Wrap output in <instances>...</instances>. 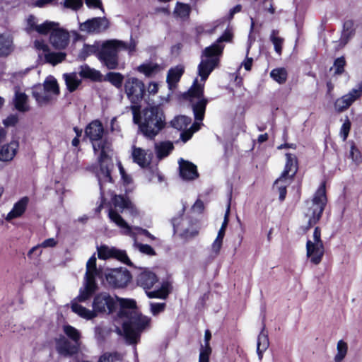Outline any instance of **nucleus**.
I'll use <instances>...</instances> for the list:
<instances>
[{
  "mask_svg": "<svg viewBox=\"0 0 362 362\" xmlns=\"http://www.w3.org/2000/svg\"><path fill=\"white\" fill-rule=\"evenodd\" d=\"M98 275L96 257L93 255L86 263L84 281L79 294L71 303V310L81 317L88 320L95 318L98 314L112 313L119 305L120 309L115 322L122 325V329L117 327L116 331L118 334L124 335L128 344H137L141 333L151 328V318L137 310L136 302L134 299L113 297L106 292H102L94 297L92 310L78 304V302L86 301L95 292L98 288L95 277Z\"/></svg>",
  "mask_w": 362,
  "mask_h": 362,
  "instance_id": "f257e3e1",
  "label": "nucleus"
},
{
  "mask_svg": "<svg viewBox=\"0 0 362 362\" xmlns=\"http://www.w3.org/2000/svg\"><path fill=\"white\" fill-rule=\"evenodd\" d=\"M232 37V33L227 30L213 45L203 50L201 61L197 67V74L200 79L195 78L192 87L186 93L192 103L196 122L189 129H186L191 123L190 117L179 115L171 121L173 127L183 131L180 134V137L184 142L187 141L193 134L200 129L201 122L204 119L206 106L208 103V100L203 96L204 83L210 74L218 65L219 58L224 48V45L221 43L223 42H230Z\"/></svg>",
  "mask_w": 362,
  "mask_h": 362,
  "instance_id": "f03ea898",
  "label": "nucleus"
},
{
  "mask_svg": "<svg viewBox=\"0 0 362 362\" xmlns=\"http://www.w3.org/2000/svg\"><path fill=\"white\" fill-rule=\"evenodd\" d=\"M85 134L92 143L93 148L98 155V166L95 168V173L98 179L102 196L105 194L104 185L111 182L110 172L113 168L112 160V151L110 144L103 139L104 127L99 120H93L85 129Z\"/></svg>",
  "mask_w": 362,
  "mask_h": 362,
  "instance_id": "7ed1b4c3",
  "label": "nucleus"
},
{
  "mask_svg": "<svg viewBox=\"0 0 362 362\" xmlns=\"http://www.w3.org/2000/svg\"><path fill=\"white\" fill-rule=\"evenodd\" d=\"M132 110L134 122L139 124L141 132L148 139H154L165 126L163 112L158 106L145 109L141 117H139L136 106L132 107Z\"/></svg>",
  "mask_w": 362,
  "mask_h": 362,
  "instance_id": "20e7f679",
  "label": "nucleus"
},
{
  "mask_svg": "<svg viewBox=\"0 0 362 362\" xmlns=\"http://www.w3.org/2000/svg\"><path fill=\"white\" fill-rule=\"evenodd\" d=\"M326 202L325 185L322 183L316 191L313 199L306 202L305 218L310 226L320 220Z\"/></svg>",
  "mask_w": 362,
  "mask_h": 362,
  "instance_id": "39448f33",
  "label": "nucleus"
},
{
  "mask_svg": "<svg viewBox=\"0 0 362 362\" xmlns=\"http://www.w3.org/2000/svg\"><path fill=\"white\" fill-rule=\"evenodd\" d=\"M122 41H105L98 52V58L107 69H115L118 66V53L122 51Z\"/></svg>",
  "mask_w": 362,
  "mask_h": 362,
  "instance_id": "423d86ee",
  "label": "nucleus"
},
{
  "mask_svg": "<svg viewBox=\"0 0 362 362\" xmlns=\"http://www.w3.org/2000/svg\"><path fill=\"white\" fill-rule=\"evenodd\" d=\"M286 160L284 170L274 183V187L279 192V199L281 200L284 199L286 194V187L290 184L291 180L298 170L297 158L294 154L286 153Z\"/></svg>",
  "mask_w": 362,
  "mask_h": 362,
  "instance_id": "0eeeda50",
  "label": "nucleus"
},
{
  "mask_svg": "<svg viewBox=\"0 0 362 362\" xmlns=\"http://www.w3.org/2000/svg\"><path fill=\"white\" fill-rule=\"evenodd\" d=\"M110 219L120 229V233L124 235L130 236L134 239V247L139 250L141 253L148 255H154V250L148 245L141 244L137 242L136 238V233L134 228L129 225L127 221L112 210L110 212Z\"/></svg>",
  "mask_w": 362,
  "mask_h": 362,
  "instance_id": "6e6552de",
  "label": "nucleus"
},
{
  "mask_svg": "<svg viewBox=\"0 0 362 362\" xmlns=\"http://www.w3.org/2000/svg\"><path fill=\"white\" fill-rule=\"evenodd\" d=\"M325 254V247L321 239V232L316 227L313 235L308 238L306 243V256L310 263L319 264Z\"/></svg>",
  "mask_w": 362,
  "mask_h": 362,
  "instance_id": "1a4fd4ad",
  "label": "nucleus"
},
{
  "mask_svg": "<svg viewBox=\"0 0 362 362\" xmlns=\"http://www.w3.org/2000/svg\"><path fill=\"white\" fill-rule=\"evenodd\" d=\"M172 222L175 231L185 240L191 239L198 235L199 230L197 226L187 218L175 217Z\"/></svg>",
  "mask_w": 362,
  "mask_h": 362,
  "instance_id": "9d476101",
  "label": "nucleus"
},
{
  "mask_svg": "<svg viewBox=\"0 0 362 362\" xmlns=\"http://www.w3.org/2000/svg\"><path fill=\"white\" fill-rule=\"evenodd\" d=\"M105 275L108 284L114 288H123L131 280L130 273L126 269H107Z\"/></svg>",
  "mask_w": 362,
  "mask_h": 362,
  "instance_id": "9b49d317",
  "label": "nucleus"
},
{
  "mask_svg": "<svg viewBox=\"0 0 362 362\" xmlns=\"http://www.w3.org/2000/svg\"><path fill=\"white\" fill-rule=\"evenodd\" d=\"M124 90L132 103H137L144 96V84L135 77H129L124 83Z\"/></svg>",
  "mask_w": 362,
  "mask_h": 362,
  "instance_id": "f8f14e48",
  "label": "nucleus"
},
{
  "mask_svg": "<svg viewBox=\"0 0 362 362\" xmlns=\"http://www.w3.org/2000/svg\"><path fill=\"white\" fill-rule=\"evenodd\" d=\"M111 202L112 207L109 209V217L110 212L112 210L119 216H120V214L118 212H122L124 210H127L132 216L138 215L137 209L127 197L123 195H114Z\"/></svg>",
  "mask_w": 362,
  "mask_h": 362,
  "instance_id": "ddd939ff",
  "label": "nucleus"
},
{
  "mask_svg": "<svg viewBox=\"0 0 362 362\" xmlns=\"http://www.w3.org/2000/svg\"><path fill=\"white\" fill-rule=\"evenodd\" d=\"M98 254L100 259H106L113 257L127 265L132 264L124 250H118L113 247H110L107 245H102L98 247Z\"/></svg>",
  "mask_w": 362,
  "mask_h": 362,
  "instance_id": "4468645a",
  "label": "nucleus"
},
{
  "mask_svg": "<svg viewBox=\"0 0 362 362\" xmlns=\"http://www.w3.org/2000/svg\"><path fill=\"white\" fill-rule=\"evenodd\" d=\"M362 95V85L353 88L349 93L338 98L334 103V108L337 112H343Z\"/></svg>",
  "mask_w": 362,
  "mask_h": 362,
  "instance_id": "2eb2a0df",
  "label": "nucleus"
},
{
  "mask_svg": "<svg viewBox=\"0 0 362 362\" xmlns=\"http://www.w3.org/2000/svg\"><path fill=\"white\" fill-rule=\"evenodd\" d=\"M55 348L57 352L64 356H70L78 351V346L71 344L64 336L59 335L54 339Z\"/></svg>",
  "mask_w": 362,
  "mask_h": 362,
  "instance_id": "dca6fc26",
  "label": "nucleus"
},
{
  "mask_svg": "<svg viewBox=\"0 0 362 362\" xmlns=\"http://www.w3.org/2000/svg\"><path fill=\"white\" fill-rule=\"evenodd\" d=\"M109 26L105 18H94L80 24V30L88 33H100Z\"/></svg>",
  "mask_w": 362,
  "mask_h": 362,
  "instance_id": "f3484780",
  "label": "nucleus"
},
{
  "mask_svg": "<svg viewBox=\"0 0 362 362\" xmlns=\"http://www.w3.org/2000/svg\"><path fill=\"white\" fill-rule=\"evenodd\" d=\"M49 41L52 46L56 49H64L69 44V33L59 28V25L57 23L56 28L52 30L50 35Z\"/></svg>",
  "mask_w": 362,
  "mask_h": 362,
  "instance_id": "a211bd4d",
  "label": "nucleus"
},
{
  "mask_svg": "<svg viewBox=\"0 0 362 362\" xmlns=\"http://www.w3.org/2000/svg\"><path fill=\"white\" fill-rule=\"evenodd\" d=\"M33 95L40 106L50 105L57 99V97L43 89L41 85L33 88Z\"/></svg>",
  "mask_w": 362,
  "mask_h": 362,
  "instance_id": "6ab92c4d",
  "label": "nucleus"
},
{
  "mask_svg": "<svg viewBox=\"0 0 362 362\" xmlns=\"http://www.w3.org/2000/svg\"><path fill=\"white\" fill-rule=\"evenodd\" d=\"M180 175L183 180H192L198 177L197 166L192 163L180 158L179 160Z\"/></svg>",
  "mask_w": 362,
  "mask_h": 362,
  "instance_id": "aec40b11",
  "label": "nucleus"
},
{
  "mask_svg": "<svg viewBox=\"0 0 362 362\" xmlns=\"http://www.w3.org/2000/svg\"><path fill=\"white\" fill-rule=\"evenodd\" d=\"M132 157L133 161L138 164L141 168H146L150 164L151 157V153L141 148L132 146Z\"/></svg>",
  "mask_w": 362,
  "mask_h": 362,
  "instance_id": "412c9836",
  "label": "nucleus"
},
{
  "mask_svg": "<svg viewBox=\"0 0 362 362\" xmlns=\"http://www.w3.org/2000/svg\"><path fill=\"white\" fill-rule=\"evenodd\" d=\"M18 143L16 140H12L9 143L0 144V160L10 161L17 153Z\"/></svg>",
  "mask_w": 362,
  "mask_h": 362,
  "instance_id": "4be33fe9",
  "label": "nucleus"
},
{
  "mask_svg": "<svg viewBox=\"0 0 362 362\" xmlns=\"http://www.w3.org/2000/svg\"><path fill=\"white\" fill-rule=\"evenodd\" d=\"M29 199L27 197H24L14 204L11 211L6 215L5 219L7 221H10L14 218L21 217L25 211Z\"/></svg>",
  "mask_w": 362,
  "mask_h": 362,
  "instance_id": "5701e85b",
  "label": "nucleus"
},
{
  "mask_svg": "<svg viewBox=\"0 0 362 362\" xmlns=\"http://www.w3.org/2000/svg\"><path fill=\"white\" fill-rule=\"evenodd\" d=\"M157 281L155 274L148 270L141 272L136 279L137 284L145 290L151 288Z\"/></svg>",
  "mask_w": 362,
  "mask_h": 362,
  "instance_id": "b1692460",
  "label": "nucleus"
},
{
  "mask_svg": "<svg viewBox=\"0 0 362 362\" xmlns=\"http://www.w3.org/2000/svg\"><path fill=\"white\" fill-rule=\"evenodd\" d=\"M163 69V67L154 62H145L139 66H137L136 70L144 74L147 77H151L156 74H157L158 72L162 71Z\"/></svg>",
  "mask_w": 362,
  "mask_h": 362,
  "instance_id": "393cba45",
  "label": "nucleus"
},
{
  "mask_svg": "<svg viewBox=\"0 0 362 362\" xmlns=\"http://www.w3.org/2000/svg\"><path fill=\"white\" fill-rule=\"evenodd\" d=\"M269 346V341L268 334L265 331L264 327L262 328V331L258 335L257 342V354L258 355L259 360H262L263 354L267 351Z\"/></svg>",
  "mask_w": 362,
  "mask_h": 362,
  "instance_id": "a878e982",
  "label": "nucleus"
},
{
  "mask_svg": "<svg viewBox=\"0 0 362 362\" xmlns=\"http://www.w3.org/2000/svg\"><path fill=\"white\" fill-rule=\"evenodd\" d=\"M183 72L184 68L182 66H177L168 71L167 83L170 89L175 86V84L180 81Z\"/></svg>",
  "mask_w": 362,
  "mask_h": 362,
  "instance_id": "bb28decb",
  "label": "nucleus"
},
{
  "mask_svg": "<svg viewBox=\"0 0 362 362\" xmlns=\"http://www.w3.org/2000/svg\"><path fill=\"white\" fill-rule=\"evenodd\" d=\"M355 33L354 23L352 21H347L344 24V28L339 43L341 46H344L349 40L354 36Z\"/></svg>",
  "mask_w": 362,
  "mask_h": 362,
  "instance_id": "cd10ccee",
  "label": "nucleus"
},
{
  "mask_svg": "<svg viewBox=\"0 0 362 362\" xmlns=\"http://www.w3.org/2000/svg\"><path fill=\"white\" fill-rule=\"evenodd\" d=\"M79 75L81 77L90 78L93 81H99L102 76L99 71L92 69L86 64L80 66Z\"/></svg>",
  "mask_w": 362,
  "mask_h": 362,
  "instance_id": "c85d7f7f",
  "label": "nucleus"
},
{
  "mask_svg": "<svg viewBox=\"0 0 362 362\" xmlns=\"http://www.w3.org/2000/svg\"><path fill=\"white\" fill-rule=\"evenodd\" d=\"M63 332L66 336L73 341V344L78 346L79 348L80 340L81 337V332L76 328L69 325H65L63 326Z\"/></svg>",
  "mask_w": 362,
  "mask_h": 362,
  "instance_id": "c756f323",
  "label": "nucleus"
},
{
  "mask_svg": "<svg viewBox=\"0 0 362 362\" xmlns=\"http://www.w3.org/2000/svg\"><path fill=\"white\" fill-rule=\"evenodd\" d=\"M42 86L43 89L57 98L59 94V88L57 79L52 76H47Z\"/></svg>",
  "mask_w": 362,
  "mask_h": 362,
  "instance_id": "7c9ffc66",
  "label": "nucleus"
},
{
  "mask_svg": "<svg viewBox=\"0 0 362 362\" xmlns=\"http://www.w3.org/2000/svg\"><path fill=\"white\" fill-rule=\"evenodd\" d=\"M13 40L8 34H0V56H6L11 52Z\"/></svg>",
  "mask_w": 362,
  "mask_h": 362,
  "instance_id": "2f4dec72",
  "label": "nucleus"
},
{
  "mask_svg": "<svg viewBox=\"0 0 362 362\" xmlns=\"http://www.w3.org/2000/svg\"><path fill=\"white\" fill-rule=\"evenodd\" d=\"M14 105L16 108L21 112H25L28 110L29 106L28 104L27 95L18 90H16L14 98Z\"/></svg>",
  "mask_w": 362,
  "mask_h": 362,
  "instance_id": "473e14b6",
  "label": "nucleus"
},
{
  "mask_svg": "<svg viewBox=\"0 0 362 362\" xmlns=\"http://www.w3.org/2000/svg\"><path fill=\"white\" fill-rule=\"evenodd\" d=\"M63 77L68 90L71 92L75 90L81 83V79L76 73L64 74Z\"/></svg>",
  "mask_w": 362,
  "mask_h": 362,
  "instance_id": "72a5a7b5",
  "label": "nucleus"
},
{
  "mask_svg": "<svg viewBox=\"0 0 362 362\" xmlns=\"http://www.w3.org/2000/svg\"><path fill=\"white\" fill-rule=\"evenodd\" d=\"M57 240L54 238H50L45 240L40 244L33 247L28 252V255L30 257L33 253H36L37 256L41 255L42 251L40 250V248H47V247H54L57 245Z\"/></svg>",
  "mask_w": 362,
  "mask_h": 362,
  "instance_id": "f704fd0d",
  "label": "nucleus"
},
{
  "mask_svg": "<svg viewBox=\"0 0 362 362\" xmlns=\"http://www.w3.org/2000/svg\"><path fill=\"white\" fill-rule=\"evenodd\" d=\"M173 149V144L170 141H164L156 145V152L159 158L167 156Z\"/></svg>",
  "mask_w": 362,
  "mask_h": 362,
  "instance_id": "c9c22d12",
  "label": "nucleus"
},
{
  "mask_svg": "<svg viewBox=\"0 0 362 362\" xmlns=\"http://www.w3.org/2000/svg\"><path fill=\"white\" fill-rule=\"evenodd\" d=\"M169 293V284H163L159 289L153 291H146V295L150 298H165Z\"/></svg>",
  "mask_w": 362,
  "mask_h": 362,
  "instance_id": "e433bc0d",
  "label": "nucleus"
},
{
  "mask_svg": "<svg viewBox=\"0 0 362 362\" xmlns=\"http://www.w3.org/2000/svg\"><path fill=\"white\" fill-rule=\"evenodd\" d=\"M45 61L52 65H56L63 62L66 57V54L64 52H49L46 53Z\"/></svg>",
  "mask_w": 362,
  "mask_h": 362,
  "instance_id": "4c0bfd02",
  "label": "nucleus"
},
{
  "mask_svg": "<svg viewBox=\"0 0 362 362\" xmlns=\"http://www.w3.org/2000/svg\"><path fill=\"white\" fill-rule=\"evenodd\" d=\"M270 76L277 83H284L287 78V71L284 68L274 69L271 71Z\"/></svg>",
  "mask_w": 362,
  "mask_h": 362,
  "instance_id": "58836bf2",
  "label": "nucleus"
},
{
  "mask_svg": "<svg viewBox=\"0 0 362 362\" xmlns=\"http://www.w3.org/2000/svg\"><path fill=\"white\" fill-rule=\"evenodd\" d=\"M337 353L334 356V361L335 362H341L347 354V351H348L347 344L345 341H344L343 340H339L337 342Z\"/></svg>",
  "mask_w": 362,
  "mask_h": 362,
  "instance_id": "ea45409f",
  "label": "nucleus"
},
{
  "mask_svg": "<svg viewBox=\"0 0 362 362\" xmlns=\"http://www.w3.org/2000/svg\"><path fill=\"white\" fill-rule=\"evenodd\" d=\"M57 23L52 21H46L40 25L35 27V30L42 35H46L49 33H52L57 27Z\"/></svg>",
  "mask_w": 362,
  "mask_h": 362,
  "instance_id": "a19ab883",
  "label": "nucleus"
},
{
  "mask_svg": "<svg viewBox=\"0 0 362 362\" xmlns=\"http://www.w3.org/2000/svg\"><path fill=\"white\" fill-rule=\"evenodd\" d=\"M190 6L186 4L177 3L174 13L180 18H186L190 13Z\"/></svg>",
  "mask_w": 362,
  "mask_h": 362,
  "instance_id": "79ce46f5",
  "label": "nucleus"
},
{
  "mask_svg": "<svg viewBox=\"0 0 362 362\" xmlns=\"http://www.w3.org/2000/svg\"><path fill=\"white\" fill-rule=\"evenodd\" d=\"M122 359V355L118 353H105L100 358L98 362H115Z\"/></svg>",
  "mask_w": 362,
  "mask_h": 362,
  "instance_id": "37998d69",
  "label": "nucleus"
},
{
  "mask_svg": "<svg viewBox=\"0 0 362 362\" xmlns=\"http://www.w3.org/2000/svg\"><path fill=\"white\" fill-rule=\"evenodd\" d=\"M108 81L117 88H120L123 82V76L120 73L111 72L107 75Z\"/></svg>",
  "mask_w": 362,
  "mask_h": 362,
  "instance_id": "c03bdc74",
  "label": "nucleus"
},
{
  "mask_svg": "<svg viewBox=\"0 0 362 362\" xmlns=\"http://www.w3.org/2000/svg\"><path fill=\"white\" fill-rule=\"evenodd\" d=\"M278 32L276 30H272L270 39L272 42L275 51L280 54L282 49L283 39L277 36Z\"/></svg>",
  "mask_w": 362,
  "mask_h": 362,
  "instance_id": "a18cd8bd",
  "label": "nucleus"
},
{
  "mask_svg": "<svg viewBox=\"0 0 362 362\" xmlns=\"http://www.w3.org/2000/svg\"><path fill=\"white\" fill-rule=\"evenodd\" d=\"M223 236L217 235L216 238L211 244V253L216 257L219 255L223 245Z\"/></svg>",
  "mask_w": 362,
  "mask_h": 362,
  "instance_id": "49530a36",
  "label": "nucleus"
},
{
  "mask_svg": "<svg viewBox=\"0 0 362 362\" xmlns=\"http://www.w3.org/2000/svg\"><path fill=\"white\" fill-rule=\"evenodd\" d=\"M34 46L35 48L39 52L38 55L40 58H42V55L45 57L46 53L49 52V47L43 40H35Z\"/></svg>",
  "mask_w": 362,
  "mask_h": 362,
  "instance_id": "de8ad7c7",
  "label": "nucleus"
},
{
  "mask_svg": "<svg viewBox=\"0 0 362 362\" xmlns=\"http://www.w3.org/2000/svg\"><path fill=\"white\" fill-rule=\"evenodd\" d=\"M211 353V349L209 344H205L202 346L199 354V362H209V356Z\"/></svg>",
  "mask_w": 362,
  "mask_h": 362,
  "instance_id": "09e8293b",
  "label": "nucleus"
},
{
  "mask_svg": "<svg viewBox=\"0 0 362 362\" xmlns=\"http://www.w3.org/2000/svg\"><path fill=\"white\" fill-rule=\"evenodd\" d=\"M349 158L356 163H359L361 161V154L359 150L355 146L354 144L351 146L349 152Z\"/></svg>",
  "mask_w": 362,
  "mask_h": 362,
  "instance_id": "8fccbe9b",
  "label": "nucleus"
},
{
  "mask_svg": "<svg viewBox=\"0 0 362 362\" xmlns=\"http://www.w3.org/2000/svg\"><path fill=\"white\" fill-rule=\"evenodd\" d=\"M346 64V62L344 57L337 58L334 63L333 68L334 69V74H341L344 71V68Z\"/></svg>",
  "mask_w": 362,
  "mask_h": 362,
  "instance_id": "3c124183",
  "label": "nucleus"
},
{
  "mask_svg": "<svg viewBox=\"0 0 362 362\" xmlns=\"http://www.w3.org/2000/svg\"><path fill=\"white\" fill-rule=\"evenodd\" d=\"M165 306L163 303H151L150 311L153 315L156 316L164 310Z\"/></svg>",
  "mask_w": 362,
  "mask_h": 362,
  "instance_id": "603ef678",
  "label": "nucleus"
},
{
  "mask_svg": "<svg viewBox=\"0 0 362 362\" xmlns=\"http://www.w3.org/2000/svg\"><path fill=\"white\" fill-rule=\"evenodd\" d=\"M82 5L83 0H65L64 2V7L75 11L81 8Z\"/></svg>",
  "mask_w": 362,
  "mask_h": 362,
  "instance_id": "864d4df0",
  "label": "nucleus"
},
{
  "mask_svg": "<svg viewBox=\"0 0 362 362\" xmlns=\"http://www.w3.org/2000/svg\"><path fill=\"white\" fill-rule=\"evenodd\" d=\"M351 127L350 121L346 119L345 122L343 123L341 129H340V136L342 138L343 141H345L349 135Z\"/></svg>",
  "mask_w": 362,
  "mask_h": 362,
  "instance_id": "5fc2aeb1",
  "label": "nucleus"
},
{
  "mask_svg": "<svg viewBox=\"0 0 362 362\" xmlns=\"http://www.w3.org/2000/svg\"><path fill=\"white\" fill-rule=\"evenodd\" d=\"M229 212H230V204L228 205V207H227V209H226V214H225V217H224L223 222L222 223L221 227L220 228L217 235H221V236L224 237L225 232H226V228L228 223V214H229Z\"/></svg>",
  "mask_w": 362,
  "mask_h": 362,
  "instance_id": "6e6d98bb",
  "label": "nucleus"
},
{
  "mask_svg": "<svg viewBox=\"0 0 362 362\" xmlns=\"http://www.w3.org/2000/svg\"><path fill=\"white\" fill-rule=\"evenodd\" d=\"M132 227L134 228V231L136 233V239H137V238H136L137 235H140V234L144 235L145 236L148 237L151 240L155 239V237L152 234H151L147 230L143 229L139 227H133V226H132Z\"/></svg>",
  "mask_w": 362,
  "mask_h": 362,
  "instance_id": "4d7b16f0",
  "label": "nucleus"
},
{
  "mask_svg": "<svg viewBox=\"0 0 362 362\" xmlns=\"http://www.w3.org/2000/svg\"><path fill=\"white\" fill-rule=\"evenodd\" d=\"M119 170L124 183L126 185L130 184L132 182V177L129 175L126 174L124 169L120 163H119Z\"/></svg>",
  "mask_w": 362,
  "mask_h": 362,
  "instance_id": "13d9d810",
  "label": "nucleus"
},
{
  "mask_svg": "<svg viewBox=\"0 0 362 362\" xmlns=\"http://www.w3.org/2000/svg\"><path fill=\"white\" fill-rule=\"evenodd\" d=\"M204 205L202 200L197 199L192 206V210L194 213L200 214L204 211Z\"/></svg>",
  "mask_w": 362,
  "mask_h": 362,
  "instance_id": "bf43d9fd",
  "label": "nucleus"
},
{
  "mask_svg": "<svg viewBox=\"0 0 362 362\" xmlns=\"http://www.w3.org/2000/svg\"><path fill=\"white\" fill-rule=\"evenodd\" d=\"M98 48L95 45H86L83 48V52L85 53L86 56L96 52L98 53Z\"/></svg>",
  "mask_w": 362,
  "mask_h": 362,
  "instance_id": "052dcab7",
  "label": "nucleus"
},
{
  "mask_svg": "<svg viewBox=\"0 0 362 362\" xmlns=\"http://www.w3.org/2000/svg\"><path fill=\"white\" fill-rule=\"evenodd\" d=\"M251 42L249 43L247 48V56L248 55L249 50L250 49ZM244 66V68L247 71H250L251 69L252 65V58L246 57V59L243 62L242 64Z\"/></svg>",
  "mask_w": 362,
  "mask_h": 362,
  "instance_id": "680f3d73",
  "label": "nucleus"
},
{
  "mask_svg": "<svg viewBox=\"0 0 362 362\" xmlns=\"http://www.w3.org/2000/svg\"><path fill=\"white\" fill-rule=\"evenodd\" d=\"M123 47L122 50H127L129 54H132L136 51V44L134 41H132L129 45L122 42Z\"/></svg>",
  "mask_w": 362,
  "mask_h": 362,
  "instance_id": "e2e57ef3",
  "label": "nucleus"
},
{
  "mask_svg": "<svg viewBox=\"0 0 362 362\" xmlns=\"http://www.w3.org/2000/svg\"><path fill=\"white\" fill-rule=\"evenodd\" d=\"M37 25L36 24L35 17L30 16L27 19V29L28 31L35 30V27Z\"/></svg>",
  "mask_w": 362,
  "mask_h": 362,
  "instance_id": "0e129e2a",
  "label": "nucleus"
},
{
  "mask_svg": "<svg viewBox=\"0 0 362 362\" xmlns=\"http://www.w3.org/2000/svg\"><path fill=\"white\" fill-rule=\"evenodd\" d=\"M18 121V118L15 115H10L6 119L4 120V124L5 126H13Z\"/></svg>",
  "mask_w": 362,
  "mask_h": 362,
  "instance_id": "69168bd1",
  "label": "nucleus"
},
{
  "mask_svg": "<svg viewBox=\"0 0 362 362\" xmlns=\"http://www.w3.org/2000/svg\"><path fill=\"white\" fill-rule=\"evenodd\" d=\"M85 2L89 8H100L102 4L100 0H85Z\"/></svg>",
  "mask_w": 362,
  "mask_h": 362,
  "instance_id": "338daca9",
  "label": "nucleus"
},
{
  "mask_svg": "<svg viewBox=\"0 0 362 362\" xmlns=\"http://www.w3.org/2000/svg\"><path fill=\"white\" fill-rule=\"evenodd\" d=\"M148 92L150 94H156L158 90V85L156 82H151L148 86Z\"/></svg>",
  "mask_w": 362,
  "mask_h": 362,
  "instance_id": "774afa93",
  "label": "nucleus"
}]
</instances>
